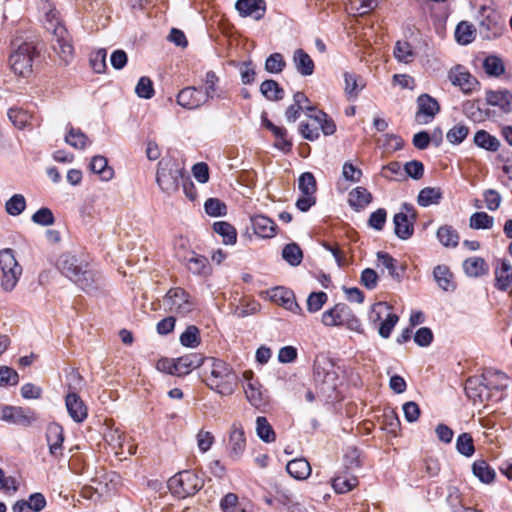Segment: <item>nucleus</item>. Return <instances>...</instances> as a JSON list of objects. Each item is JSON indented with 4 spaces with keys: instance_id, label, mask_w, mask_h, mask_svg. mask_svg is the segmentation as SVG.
<instances>
[{
    "instance_id": "37998d69",
    "label": "nucleus",
    "mask_w": 512,
    "mask_h": 512,
    "mask_svg": "<svg viewBox=\"0 0 512 512\" xmlns=\"http://www.w3.org/2000/svg\"><path fill=\"white\" fill-rule=\"evenodd\" d=\"M65 142L75 149H85L89 144V138L80 129L70 127L65 136Z\"/></svg>"
},
{
    "instance_id": "f03ea898",
    "label": "nucleus",
    "mask_w": 512,
    "mask_h": 512,
    "mask_svg": "<svg viewBox=\"0 0 512 512\" xmlns=\"http://www.w3.org/2000/svg\"><path fill=\"white\" fill-rule=\"evenodd\" d=\"M204 381L206 385L221 395H231L238 384V376L226 362L216 358L205 361Z\"/></svg>"
},
{
    "instance_id": "2f4dec72",
    "label": "nucleus",
    "mask_w": 512,
    "mask_h": 512,
    "mask_svg": "<svg viewBox=\"0 0 512 512\" xmlns=\"http://www.w3.org/2000/svg\"><path fill=\"white\" fill-rule=\"evenodd\" d=\"M286 471L297 480H304L311 474V466L305 458H296L289 461Z\"/></svg>"
},
{
    "instance_id": "bb28decb",
    "label": "nucleus",
    "mask_w": 512,
    "mask_h": 512,
    "mask_svg": "<svg viewBox=\"0 0 512 512\" xmlns=\"http://www.w3.org/2000/svg\"><path fill=\"white\" fill-rule=\"evenodd\" d=\"M203 82L205 84V90L203 91V95L207 102L213 100L214 98H226L223 91L218 88L219 77L216 75L214 71H208L204 76Z\"/></svg>"
},
{
    "instance_id": "bf43d9fd",
    "label": "nucleus",
    "mask_w": 512,
    "mask_h": 512,
    "mask_svg": "<svg viewBox=\"0 0 512 512\" xmlns=\"http://www.w3.org/2000/svg\"><path fill=\"white\" fill-rule=\"evenodd\" d=\"M205 212L209 216L220 217L227 213V206L218 198H209L204 203Z\"/></svg>"
},
{
    "instance_id": "7c9ffc66",
    "label": "nucleus",
    "mask_w": 512,
    "mask_h": 512,
    "mask_svg": "<svg viewBox=\"0 0 512 512\" xmlns=\"http://www.w3.org/2000/svg\"><path fill=\"white\" fill-rule=\"evenodd\" d=\"M273 297L287 310L294 313H302V308L296 302L295 295L292 290L285 289L282 287L276 288L274 290Z\"/></svg>"
},
{
    "instance_id": "5701e85b",
    "label": "nucleus",
    "mask_w": 512,
    "mask_h": 512,
    "mask_svg": "<svg viewBox=\"0 0 512 512\" xmlns=\"http://www.w3.org/2000/svg\"><path fill=\"white\" fill-rule=\"evenodd\" d=\"M486 102L491 106L499 107L504 113L512 112V93L508 90H488Z\"/></svg>"
},
{
    "instance_id": "6ab92c4d",
    "label": "nucleus",
    "mask_w": 512,
    "mask_h": 512,
    "mask_svg": "<svg viewBox=\"0 0 512 512\" xmlns=\"http://www.w3.org/2000/svg\"><path fill=\"white\" fill-rule=\"evenodd\" d=\"M246 447V438L244 430L240 427L234 424L230 431L229 436V443H228V449H229V457L232 460H238L242 453L244 452Z\"/></svg>"
},
{
    "instance_id": "4c0bfd02",
    "label": "nucleus",
    "mask_w": 512,
    "mask_h": 512,
    "mask_svg": "<svg viewBox=\"0 0 512 512\" xmlns=\"http://www.w3.org/2000/svg\"><path fill=\"white\" fill-rule=\"evenodd\" d=\"M474 143L476 146L492 152L497 151L500 147V141L485 130H479L475 133Z\"/></svg>"
},
{
    "instance_id": "603ef678",
    "label": "nucleus",
    "mask_w": 512,
    "mask_h": 512,
    "mask_svg": "<svg viewBox=\"0 0 512 512\" xmlns=\"http://www.w3.org/2000/svg\"><path fill=\"white\" fill-rule=\"evenodd\" d=\"M180 343L185 347L195 348L200 344V331L194 326L190 325L180 335Z\"/></svg>"
},
{
    "instance_id": "c9c22d12",
    "label": "nucleus",
    "mask_w": 512,
    "mask_h": 512,
    "mask_svg": "<svg viewBox=\"0 0 512 512\" xmlns=\"http://www.w3.org/2000/svg\"><path fill=\"white\" fill-rule=\"evenodd\" d=\"M433 277L442 290L450 291L454 289L452 282L453 275L447 266L437 265L433 270Z\"/></svg>"
},
{
    "instance_id": "20e7f679",
    "label": "nucleus",
    "mask_w": 512,
    "mask_h": 512,
    "mask_svg": "<svg viewBox=\"0 0 512 512\" xmlns=\"http://www.w3.org/2000/svg\"><path fill=\"white\" fill-rule=\"evenodd\" d=\"M184 176L183 169L174 159L163 158L159 161L156 182L163 192L172 194L177 191Z\"/></svg>"
},
{
    "instance_id": "864d4df0",
    "label": "nucleus",
    "mask_w": 512,
    "mask_h": 512,
    "mask_svg": "<svg viewBox=\"0 0 512 512\" xmlns=\"http://www.w3.org/2000/svg\"><path fill=\"white\" fill-rule=\"evenodd\" d=\"M26 208V200L22 194H14L5 204L6 212L11 216L20 215Z\"/></svg>"
},
{
    "instance_id": "3c124183",
    "label": "nucleus",
    "mask_w": 512,
    "mask_h": 512,
    "mask_svg": "<svg viewBox=\"0 0 512 512\" xmlns=\"http://www.w3.org/2000/svg\"><path fill=\"white\" fill-rule=\"evenodd\" d=\"M310 119L313 122H317L319 125V129L323 132L324 135H332L336 131V125L334 121L328 117V115L319 111L316 115H310Z\"/></svg>"
},
{
    "instance_id": "7ed1b4c3",
    "label": "nucleus",
    "mask_w": 512,
    "mask_h": 512,
    "mask_svg": "<svg viewBox=\"0 0 512 512\" xmlns=\"http://www.w3.org/2000/svg\"><path fill=\"white\" fill-rule=\"evenodd\" d=\"M473 5L479 7L478 31L483 39L491 40L502 35L505 21L496 11L492 0H473Z\"/></svg>"
},
{
    "instance_id": "774afa93",
    "label": "nucleus",
    "mask_w": 512,
    "mask_h": 512,
    "mask_svg": "<svg viewBox=\"0 0 512 512\" xmlns=\"http://www.w3.org/2000/svg\"><path fill=\"white\" fill-rule=\"evenodd\" d=\"M32 221L35 224L41 225V226H50L53 225L55 222L54 215L51 211V209L47 207H42L39 210H37L31 217Z\"/></svg>"
},
{
    "instance_id": "c756f323",
    "label": "nucleus",
    "mask_w": 512,
    "mask_h": 512,
    "mask_svg": "<svg viewBox=\"0 0 512 512\" xmlns=\"http://www.w3.org/2000/svg\"><path fill=\"white\" fill-rule=\"evenodd\" d=\"M394 232L396 236L402 240L409 239L414 232V225L408 220V216L404 212H399L393 217Z\"/></svg>"
},
{
    "instance_id": "f704fd0d",
    "label": "nucleus",
    "mask_w": 512,
    "mask_h": 512,
    "mask_svg": "<svg viewBox=\"0 0 512 512\" xmlns=\"http://www.w3.org/2000/svg\"><path fill=\"white\" fill-rule=\"evenodd\" d=\"M495 286L501 291H507L512 283V266L507 261H502L500 268L495 270Z\"/></svg>"
},
{
    "instance_id": "39448f33",
    "label": "nucleus",
    "mask_w": 512,
    "mask_h": 512,
    "mask_svg": "<svg viewBox=\"0 0 512 512\" xmlns=\"http://www.w3.org/2000/svg\"><path fill=\"white\" fill-rule=\"evenodd\" d=\"M202 487V478L189 470L180 471L168 480L169 490L179 498L192 496Z\"/></svg>"
},
{
    "instance_id": "6e6d98bb",
    "label": "nucleus",
    "mask_w": 512,
    "mask_h": 512,
    "mask_svg": "<svg viewBox=\"0 0 512 512\" xmlns=\"http://www.w3.org/2000/svg\"><path fill=\"white\" fill-rule=\"evenodd\" d=\"M456 449L460 454L466 457L472 456L475 451L472 436L469 433L460 434L456 440Z\"/></svg>"
},
{
    "instance_id": "69168bd1",
    "label": "nucleus",
    "mask_w": 512,
    "mask_h": 512,
    "mask_svg": "<svg viewBox=\"0 0 512 512\" xmlns=\"http://www.w3.org/2000/svg\"><path fill=\"white\" fill-rule=\"evenodd\" d=\"M327 300L328 296L325 292H312L307 298V310L310 313H315L323 307Z\"/></svg>"
},
{
    "instance_id": "a19ab883",
    "label": "nucleus",
    "mask_w": 512,
    "mask_h": 512,
    "mask_svg": "<svg viewBox=\"0 0 512 512\" xmlns=\"http://www.w3.org/2000/svg\"><path fill=\"white\" fill-rule=\"evenodd\" d=\"M437 238L445 247H456L459 243L460 237L458 232L449 225L441 226L437 230Z\"/></svg>"
},
{
    "instance_id": "423d86ee",
    "label": "nucleus",
    "mask_w": 512,
    "mask_h": 512,
    "mask_svg": "<svg viewBox=\"0 0 512 512\" xmlns=\"http://www.w3.org/2000/svg\"><path fill=\"white\" fill-rule=\"evenodd\" d=\"M465 393L467 397L474 402L487 405L489 402L497 403L502 399V395H497L488 385L485 378L480 376L469 377L465 383Z\"/></svg>"
},
{
    "instance_id": "393cba45",
    "label": "nucleus",
    "mask_w": 512,
    "mask_h": 512,
    "mask_svg": "<svg viewBox=\"0 0 512 512\" xmlns=\"http://www.w3.org/2000/svg\"><path fill=\"white\" fill-rule=\"evenodd\" d=\"M373 200L372 194L364 187L353 188L348 194V203L355 211H360Z\"/></svg>"
},
{
    "instance_id": "4468645a",
    "label": "nucleus",
    "mask_w": 512,
    "mask_h": 512,
    "mask_svg": "<svg viewBox=\"0 0 512 512\" xmlns=\"http://www.w3.org/2000/svg\"><path fill=\"white\" fill-rule=\"evenodd\" d=\"M449 80L454 86H458L465 94H471L480 88L478 80L460 65L450 70Z\"/></svg>"
},
{
    "instance_id": "2eb2a0df",
    "label": "nucleus",
    "mask_w": 512,
    "mask_h": 512,
    "mask_svg": "<svg viewBox=\"0 0 512 512\" xmlns=\"http://www.w3.org/2000/svg\"><path fill=\"white\" fill-rule=\"evenodd\" d=\"M177 104L181 107L194 110L207 103L201 87L188 86L181 89L176 96Z\"/></svg>"
},
{
    "instance_id": "f8f14e48",
    "label": "nucleus",
    "mask_w": 512,
    "mask_h": 512,
    "mask_svg": "<svg viewBox=\"0 0 512 512\" xmlns=\"http://www.w3.org/2000/svg\"><path fill=\"white\" fill-rule=\"evenodd\" d=\"M0 420H3L10 424L29 427L35 421H37V416L30 409L15 406H1Z\"/></svg>"
},
{
    "instance_id": "9d476101",
    "label": "nucleus",
    "mask_w": 512,
    "mask_h": 512,
    "mask_svg": "<svg viewBox=\"0 0 512 512\" xmlns=\"http://www.w3.org/2000/svg\"><path fill=\"white\" fill-rule=\"evenodd\" d=\"M35 47L30 43H22L10 55L9 62L15 74L26 76L32 72Z\"/></svg>"
},
{
    "instance_id": "ddd939ff",
    "label": "nucleus",
    "mask_w": 512,
    "mask_h": 512,
    "mask_svg": "<svg viewBox=\"0 0 512 512\" xmlns=\"http://www.w3.org/2000/svg\"><path fill=\"white\" fill-rule=\"evenodd\" d=\"M314 381L322 395L326 398H332V394L335 392L338 382V376L333 369L327 370L320 365H315Z\"/></svg>"
},
{
    "instance_id": "09e8293b",
    "label": "nucleus",
    "mask_w": 512,
    "mask_h": 512,
    "mask_svg": "<svg viewBox=\"0 0 512 512\" xmlns=\"http://www.w3.org/2000/svg\"><path fill=\"white\" fill-rule=\"evenodd\" d=\"M394 57L403 63H410L415 57L411 44L407 41H397L394 48Z\"/></svg>"
},
{
    "instance_id": "e433bc0d",
    "label": "nucleus",
    "mask_w": 512,
    "mask_h": 512,
    "mask_svg": "<svg viewBox=\"0 0 512 512\" xmlns=\"http://www.w3.org/2000/svg\"><path fill=\"white\" fill-rule=\"evenodd\" d=\"M463 268L468 276L479 277L487 273L488 266L481 257H471L464 261Z\"/></svg>"
},
{
    "instance_id": "0e129e2a",
    "label": "nucleus",
    "mask_w": 512,
    "mask_h": 512,
    "mask_svg": "<svg viewBox=\"0 0 512 512\" xmlns=\"http://www.w3.org/2000/svg\"><path fill=\"white\" fill-rule=\"evenodd\" d=\"M358 484L356 477L338 476L333 479L332 486L336 493L343 494L352 490Z\"/></svg>"
},
{
    "instance_id": "4be33fe9",
    "label": "nucleus",
    "mask_w": 512,
    "mask_h": 512,
    "mask_svg": "<svg viewBox=\"0 0 512 512\" xmlns=\"http://www.w3.org/2000/svg\"><path fill=\"white\" fill-rule=\"evenodd\" d=\"M205 359L197 353H190L175 359L176 375L189 374L193 369L205 364Z\"/></svg>"
},
{
    "instance_id": "b1692460",
    "label": "nucleus",
    "mask_w": 512,
    "mask_h": 512,
    "mask_svg": "<svg viewBox=\"0 0 512 512\" xmlns=\"http://www.w3.org/2000/svg\"><path fill=\"white\" fill-rule=\"evenodd\" d=\"M251 224L256 235L262 238H271L276 234V223L265 215L251 217Z\"/></svg>"
},
{
    "instance_id": "e2e57ef3",
    "label": "nucleus",
    "mask_w": 512,
    "mask_h": 512,
    "mask_svg": "<svg viewBox=\"0 0 512 512\" xmlns=\"http://www.w3.org/2000/svg\"><path fill=\"white\" fill-rule=\"evenodd\" d=\"M298 188L302 194H315L317 185L314 175L310 172L301 174L298 180Z\"/></svg>"
},
{
    "instance_id": "de8ad7c7",
    "label": "nucleus",
    "mask_w": 512,
    "mask_h": 512,
    "mask_svg": "<svg viewBox=\"0 0 512 512\" xmlns=\"http://www.w3.org/2000/svg\"><path fill=\"white\" fill-rule=\"evenodd\" d=\"M475 28L472 24L462 21L455 30V37L458 43L467 45L474 40Z\"/></svg>"
},
{
    "instance_id": "79ce46f5",
    "label": "nucleus",
    "mask_w": 512,
    "mask_h": 512,
    "mask_svg": "<svg viewBox=\"0 0 512 512\" xmlns=\"http://www.w3.org/2000/svg\"><path fill=\"white\" fill-rule=\"evenodd\" d=\"M472 472L483 483H491L495 478V471L485 460H476L472 465Z\"/></svg>"
},
{
    "instance_id": "680f3d73",
    "label": "nucleus",
    "mask_w": 512,
    "mask_h": 512,
    "mask_svg": "<svg viewBox=\"0 0 512 512\" xmlns=\"http://www.w3.org/2000/svg\"><path fill=\"white\" fill-rule=\"evenodd\" d=\"M469 134V127L464 124H456L446 134V139L451 144H460Z\"/></svg>"
},
{
    "instance_id": "4d7b16f0",
    "label": "nucleus",
    "mask_w": 512,
    "mask_h": 512,
    "mask_svg": "<svg viewBox=\"0 0 512 512\" xmlns=\"http://www.w3.org/2000/svg\"><path fill=\"white\" fill-rule=\"evenodd\" d=\"M494 224V218L485 212H475L470 217L472 229H490Z\"/></svg>"
},
{
    "instance_id": "9b49d317",
    "label": "nucleus",
    "mask_w": 512,
    "mask_h": 512,
    "mask_svg": "<svg viewBox=\"0 0 512 512\" xmlns=\"http://www.w3.org/2000/svg\"><path fill=\"white\" fill-rule=\"evenodd\" d=\"M163 305L171 312H175L182 316L190 313L194 304L189 294L180 287L171 288L163 298Z\"/></svg>"
},
{
    "instance_id": "58836bf2",
    "label": "nucleus",
    "mask_w": 512,
    "mask_h": 512,
    "mask_svg": "<svg viewBox=\"0 0 512 512\" xmlns=\"http://www.w3.org/2000/svg\"><path fill=\"white\" fill-rule=\"evenodd\" d=\"M260 92L268 100L278 101L284 98V90L279 86L277 81L268 79L261 83Z\"/></svg>"
},
{
    "instance_id": "aec40b11",
    "label": "nucleus",
    "mask_w": 512,
    "mask_h": 512,
    "mask_svg": "<svg viewBox=\"0 0 512 512\" xmlns=\"http://www.w3.org/2000/svg\"><path fill=\"white\" fill-rule=\"evenodd\" d=\"M65 405L70 417L77 423L83 422L88 415L87 407L77 393H68Z\"/></svg>"
},
{
    "instance_id": "f257e3e1",
    "label": "nucleus",
    "mask_w": 512,
    "mask_h": 512,
    "mask_svg": "<svg viewBox=\"0 0 512 512\" xmlns=\"http://www.w3.org/2000/svg\"><path fill=\"white\" fill-rule=\"evenodd\" d=\"M60 272L87 293L96 291L99 287V277L88 268V264L71 253L62 254L57 262Z\"/></svg>"
},
{
    "instance_id": "5fc2aeb1",
    "label": "nucleus",
    "mask_w": 512,
    "mask_h": 512,
    "mask_svg": "<svg viewBox=\"0 0 512 512\" xmlns=\"http://www.w3.org/2000/svg\"><path fill=\"white\" fill-rule=\"evenodd\" d=\"M8 118L16 128L24 129L28 125L31 115L23 109L10 108Z\"/></svg>"
},
{
    "instance_id": "a18cd8bd",
    "label": "nucleus",
    "mask_w": 512,
    "mask_h": 512,
    "mask_svg": "<svg viewBox=\"0 0 512 512\" xmlns=\"http://www.w3.org/2000/svg\"><path fill=\"white\" fill-rule=\"evenodd\" d=\"M213 230L223 237V242L227 245L234 244L237 239L236 229L226 221H218L213 224Z\"/></svg>"
},
{
    "instance_id": "ea45409f",
    "label": "nucleus",
    "mask_w": 512,
    "mask_h": 512,
    "mask_svg": "<svg viewBox=\"0 0 512 512\" xmlns=\"http://www.w3.org/2000/svg\"><path fill=\"white\" fill-rule=\"evenodd\" d=\"M442 199V191L436 187H425L418 195L417 202L422 207L438 204Z\"/></svg>"
},
{
    "instance_id": "49530a36",
    "label": "nucleus",
    "mask_w": 512,
    "mask_h": 512,
    "mask_svg": "<svg viewBox=\"0 0 512 512\" xmlns=\"http://www.w3.org/2000/svg\"><path fill=\"white\" fill-rule=\"evenodd\" d=\"M256 432H257L258 437L266 443L273 442L276 439V434H275L272 426L269 424L268 420L266 419V417H263V416L257 417Z\"/></svg>"
},
{
    "instance_id": "cd10ccee",
    "label": "nucleus",
    "mask_w": 512,
    "mask_h": 512,
    "mask_svg": "<svg viewBox=\"0 0 512 512\" xmlns=\"http://www.w3.org/2000/svg\"><path fill=\"white\" fill-rule=\"evenodd\" d=\"M344 92L348 100H355L360 91L365 87V84L362 81L361 76L352 73V72H344Z\"/></svg>"
},
{
    "instance_id": "f3484780",
    "label": "nucleus",
    "mask_w": 512,
    "mask_h": 512,
    "mask_svg": "<svg viewBox=\"0 0 512 512\" xmlns=\"http://www.w3.org/2000/svg\"><path fill=\"white\" fill-rule=\"evenodd\" d=\"M235 9L242 17H252L260 20L264 17L266 4L264 0H237Z\"/></svg>"
},
{
    "instance_id": "a211bd4d",
    "label": "nucleus",
    "mask_w": 512,
    "mask_h": 512,
    "mask_svg": "<svg viewBox=\"0 0 512 512\" xmlns=\"http://www.w3.org/2000/svg\"><path fill=\"white\" fill-rule=\"evenodd\" d=\"M46 441L49 446V452L53 457L62 455L64 432L61 425L51 423L46 429Z\"/></svg>"
},
{
    "instance_id": "13d9d810",
    "label": "nucleus",
    "mask_w": 512,
    "mask_h": 512,
    "mask_svg": "<svg viewBox=\"0 0 512 512\" xmlns=\"http://www.w3.org/2000/svg\"><path fill=\"white\" fill-rule=\"evenodd\" d=\"M286 66V62L281 53H272L265 61V70L272 74L281 73Z\"/></svg>"
},
{
    "instance_id": "6e6552de",
    "label": "nucleus",
    "mask_w": 512,
    "mask_h": 512,
    "mask_svg": "<svg viewBox=\"0 0 512 512\" xmlns=\"http://www.w3.org/2000/svg\"><path fill=\"white\" fill-rule=\"evenodd\" d=\"M47 32L52 35L51 42L53 50L67 64L72 59L73 46L68 39V32L60 20L44 21Z\"/></svg>"
},
{
    "instance_id": "1a4fd4ad",
    "label": "nucleus",
    "mask_w": 512,
    "mask_h": 512,
    "mask_svg": "<svg viewBox=\"0 0 512 512\" xmlns=\"http://www.w3.org/2000/svg\"><path fill=\"white\" fill-rule=\"evenodd\" d=\"M322 323L325 326H346L351 330H358L360 322L352 310L345 303H338L322 314Z\"/></svg>"
},
{
    "instance_id": "473e14b6",
    "label": "nucleus",
    "mask_w": 512,
    "mask_h": 512,
    "mask_svg": "<svg viewBox=\"0 0 512 512\" xmlns=\"http://www.w3.org/2000/svg\"><path fill=\"white\" fill-rule=\"evenodd\" d=\"M493 392L503 396V391L508 386V377L505 373L496 370H488L482 374Z\"/></svg>"
},
{
    "instance_id": "dca6fc26",
    "label": "nucleus",
    "mask_w": 512,
    "mask_h": 512,
    "mask_svg": "<svg viewBox=\"0 0 512 512\" xmlns=\"http://www.w3.org/2000/svg\"><path fill=\"white\" fill-rule=\"evenodd\" d=\"M417 106L416 120L420 123H429L440 110L437 100L425 93L417 98Z\"/></svg>"
},
{
    "instance_id": "0eeeda50",
    "label": "nucleus",
    "mask_w": 512,
    "mask_h": 512,
    "mask_svg": "<svg viewBox=\"0 0 512 512\" xmlns=\"http://www.w3.org/2000/svg\"><path fill=\"white\" fill-rule=\"evenodd\" d=\"M0 269L2 271L1 287L6 292L12 291L22 275V267L17 262L12 249L0 251Z\"/></svg>"
},
{
    "instance_id": "c85d7f7f",
    "label": "nucleus",
    "mask_w": 512,
    "mask_h": 512,
    "mask_svg": "<svg viewBox=\"0 0 512 512\" xmlns=\"http://www.w3.org/2000/svg\"><path fill=\"white\" fill-rule=\"evenodd\" d=\"M222 512H252L249 502L239 501L234 493H227L220 501Z\"/></svg>"
},
{
    "instance_id": "412c9836",
    "label": "nucleus",
    "mask_w": 512,
    "mask_h": 512,
    "mask_svg": "<svg viewBox=\"0 0 512 512\" xmlns=\"http://www.w3.org/2000/svg\"><path fill=\"white\" fill-rule=\"evenodd\" d=\"M377 267H383L388 270V274L391 278L400 282L405 272L403 265L398 266L397 260L393 258L389 253L384 251L377 252Z\"/></svg>"
},
{
    "instance_id": "a878e982",
    "label": "nucleus",
    "mask_w": 512,
    "mask_h": 512,
    "mask_svg": "<svg viewBox=\"0 0 512 512\" xmlns=\"http://www.w3.org/2000/svg\"><path fill=\"white\" fill-rule=\"evenodd\" d=\"M252 372H245L244 376L248 379L247 387L245 388V394L250 404L256 408L261 407L265 403V399L261 392V385L258 381H253L251 378Z\"/></svg>"
},
{
    "instance_id": "72a5a7b5",
    "label": "nucleus",
    "mask_w": 512,
    "mask_h": 512,
    "mask_svg": "<svg viewBox=\"0 0 512 512\" xmlns=\"http://www.w3.org/2000/svg\"><path fill=\"white\" fill-rule=\"evenodd\" d=\"M293 62L296 70L302 76H310L314 72V62L303 49H297L293 54Z\"/></svg>"
},
{
    "instance_id": "8fccbe9b",
    "label": "nucleus",
    "mask_w": 512,
    "mask_h": 512,
    "mask_svg": "<svg viewBox=\"0 0 512 512\" xmlns=\"http://www.w3.org/2000/svg\"><path fill=\"white\" fill-rule=\"evenodd\" d=\"M282 257L291 266H298L302 261L303 253L298 244L290 243L284 246Z\"/></svg>"
},
{
    "instance_id": "c03bdc74",
    "label": "nucleus",
    "mask_w": 512,
    "mask_h": 512,
    "mask_svg": "<svg viewBox=\"0 0 512 512\" xmlns=\"http://www.w3.org/2000/svg\"><path fill=\"white\" fill-rule=\"evenodd\" d=\"M90 168L105 181L112 179L114 174L113 169L108 167L107 159L104 156H94L90 163Z\"/></svg>"
},
{
    "instance_id": "338daca9",
    "label": "nucleus",
    "mask_w": 512,
    "mask_h": 512,
    "mask_svg": "<svg viewBox=\"0 0 512 512\" xmlns=\"http://www.w3.org/2000/svg\"><path fill=\"white\" fill-rule=\"evenodd\" d=\"M187 268L193 274H206V270L208 268V260L204 256L194 255L188 259Z\"/></svg>"
},
{
    "instance_id": "052dcab7",
    "label": "nucleus",
    "mask_w": 512,
    "mask_h": 512,
    "mask_svg": "<svg viewBox=\"0 0 512 512\" xmlns=\"http://www.w3.org/2000/svg\"><path fill=\"white\" fill-rule=\"evenodd\" d=\"M485 72L490 76H500L504 73L505 68L502 60L497 56H488L483 62Z\"/></svg>"
}]
</instances>
